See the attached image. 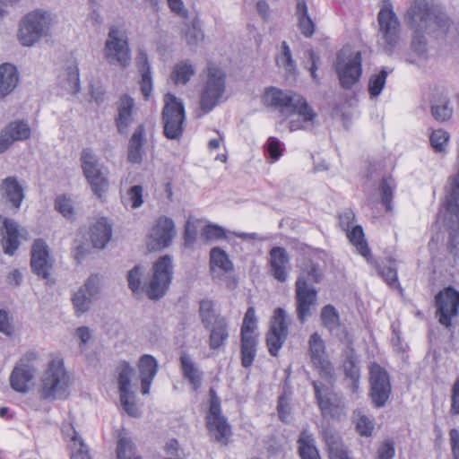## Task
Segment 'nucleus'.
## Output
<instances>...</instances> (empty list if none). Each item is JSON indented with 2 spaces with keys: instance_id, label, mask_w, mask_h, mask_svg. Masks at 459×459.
Masks as SVG:
<instances>
[{
  "instance_id": "1",
  "label": "nucleus",
  "mask_w": 459,
  "mask_h": 459,
  "mask_svg": "<svg viewBox=\"0 0 459 459\" xmlns=\"http://www.w3.org/2000/svg\"><path fill=\"white\" fill-rule=\"evenodd\" d=\"M324 273L317 263L309 260L303 264L295 282V306L297 318L300 324H305L312 316L313 309L317 304L318 292L312 285L320 283Z\"/></svg>"
},
{
  "instance_id": "2",
  "label": "nucleus",
  "mask_w": 459,
  "mask_h": 459,
  "mask_svg": "<svg viewBox=\"0 0 459 459\" xmlns=\"http://www.w3.org/2000/svg\"><path fill=\"white\" fill-rule=\"evenodd\" d=\"M262 101L266 107L278 109L284 117L298 114L302 117L304 122L313 121L316 117L307 100L292 91H284L276 87L265 89Z\"/></svg>"
},
{
  "instance_id": "3",
  "label": "nucleus",
  "mask_w": 459,
  "mask_h": 459,
  "mask_svg": "<svg viewBox=\"0 0 459 459\" xmlns=\"http://www.w3.org/2000/svg\"><path fill=\"white\" fill-rule=\"evenodd\" d=\"M443 207L445 221L449 229L447 250L454 256H459V166L457 171L447 178L445 188Z\"/></svg>"
},
{
  "instance_id": "4",
  "label": "nucleus",
  "mask_w": 459,
  "mask_h": 459,
  "mask_svg": "<svg viewBox=\"0 0 459 459\" xmlns=\"http://www.w3.org/2000/svg\"><path fill=\"white\" fill-rule=\"evenodd\" d=\"M70 377L61 359H53L41 378L40 397L44 400L65 399Z\"/></svg>"
},
{
  "instance_id": "5",
  "label": "nucleus",
  "mask_w": 459,
  "mask_h": 459,
  "mask_svg": "<svg viewBox=\"0 0 459 459\" xmlns=\"http://www.w3.org/2000/svg\"><path fill=\"white\" fill-rule=\"evenodd\" d=\"M186 110L183 101L174 94L164 95V106L161 111L163 134L169 140L179 141L184 133Z\"/></svg>"
},
{
  "instance_id": "6",
  "label": "nucleus",
  "mask_w": 459,
  "mask_h": 459,
  "mask_svg": "<svg viewBox=\"0 0 459 459\" xmlns=\"http://www.w3.org/2000/svg\"><path fill=\"white\" fill-rule=\"evenodd\" d=\"M173 263L169 255H164L153 264L152 276L143 290L151 300H159L165 296L173 278Z\"/></svg>"
},
{
  "instance_id": "7",
  "label": "nucleus",
  "mask_w": 459,
  "mask_h": 459,
  "mask_svg": "<svg viewBox=\"0 0 459 459\" xmlns=\"http://www.w3.org/2000/svg\"><path fill=\"white\" fill-rule=\"evenodd\" d=\"M362 57L359 51L352 53L342 49L337 53L334 69L340 85L344 90H351L360 80L362 74Z\"/></svg>"
},
{
  "instance_id": "8",
  "label": "nucleus",
  "mask_w": 459,
  "mask_h": 459,
  "mask_svg": "<svg viewBox=\"0 0 459 459\" xmlns=\"http://www.w3.org/2000/svg\"><path fill=\"white\" fill-rule=\"evenodd\" d=\"M368 396L374 408L380 409L386 405L392 394V384L387 370L377 362L368 368Z\"/></svg>"
},
{
  "instance_id": "9",
  "label": "nucleus",
  "mask_w": 459,
  "mask_h": 459,
  "mask_svg": "<svg viewBox=\"0 0 459 459\" xmlns=\"http://www.w3.org/2000/svg\"><path fill=\"white\" fill-rule=\"evenodd\" d=\"M379 32L385 42L384 50L391 55L400 39V21L390 0H383L377 14Z\"/></svg>"
},
{
  "instance_id": "10",
  "label": "nucleus",
  "mask_w": 459,
  "mask_h": 459,
  "mask_svg": "<svg viewBox=\"0 0 459 459\" xmlns=\"http://www.w3.org/2000/svg\"><path fill=\"white\" fill-rule=\"evenodd\" d=\"M226 89V74L219 67L208 66L207 80L200 97V108L207 114L219 103Z\"/></svg>"
},
{
  "instance_id": "11",
  "label": "nucleus",
  "mask_w": 459,
  "mask_h": 459,
  "mask_svg": "<svg viewBox=\"0 0 459 459\" xmlns=\"http://www.w3.org/2000/svg\"><path fill=\"white\" fill-rule=\"evenodd\" d=\"M50 13L35 11L28 13L22 21L19 29V40L22 46L30 47L37 42L50 27Z\"/></svg>"
},
{
  "instance_id": "12",
  "label": "nucleus",
  "mask_w": 459,
  "mask_h": 459,
  "mask_svg": "<svg viewBox=\"0 0 459 459\" xmlns=\"http://www.w3.org/2000/svg\"><path fill=\"white\" fill-rule=\"evenodd\" d=\"M290 319L282 307H277L270 321L269 330L265 335V342L271 356L277 357L280 350L289 335Z\"/></svg>"
},
{
  "instance_id": "13",
  "label": "nucleus",
  "mask_w": 459,
  "mask_h": 459,
  "mask_svg": "<svg viewBox=\"0 0 459 459\" xmlns=\"http://www.w3.org/2000/svg\"><path fill=\"white\" fill-rule=\"evenodd\" d=\"M311 361L321 378L332 383L334 379V368L325 355V344L318 333H313L308 340Z\"/></svg>"
},
{
  "instance_id": "14",
  "label": "nucleus",
  "mask_w": 459,
  "mask_h": 459,
  "mask_svg": "<svg viewBox=\"0 0 459 459\" xmlns=\"http://www.w3.org/2000/svg\"><path fill=\"white\" fill-rule=\"evenodd\" d=\"M436 316L440 325L450 327L452 317L457 316L459 309V291L452 286L440 290L435 297Z\"/></svg>"
},
{
  "instance_id": "15",
  "label": "nucleus",
  "mask_w": 459,
  "mask_h": 459,
  "mask_svg": "<svg viewBox=\"0 0 459 459\" xmlns=\"http://www.w3.org/2000/svg\"><path fill=\"white\" fill-rule=\"evenodd\" d=\"M100 293V276L91 274L72 297L75 315L80 316L86 313L91 308L92 301L98 299Z\"/></svg>"
},
{
  "instance_id": "16",
  "label": "nucleus",
  "mask_w": 459,
  "mask_h": 459,
  "mask_svg": "<svg viewBox=\"0 0 459 459\" xmlns=\"http://www.w3.org/2000/svg\"><path fill=\"white\" fill-rule=\"evenodd\" d=\"M105 56L108 63L117 62L122 67H126L130 61V50L127 39L120 38V31L116 27H111L108 38L105 43Z\"/></svg>"
},
{
  "instance_id": "17",
  "label": "nucleus",
  "mask_w": 459,
  "mask_h": 459,
  "mask_svg": "<svg viewBox=\"0 0 459 459\" xmlns=\"http://www.w3.org/2000/svg\"><path fill=\"white\" fill-rule=\"evenodd\" d=\"M176 234L175 223L171 218L160 216L149 235L147 242L148 249L151 251L161 250L168 247Z\"/></svg>"
},
{
  "instance_id": "18",
  "label": "nucleus",
  "mask_w": 459,
  "mask_h": 459,
  "mask_svg": "<svg viewBox=\"0 0 459 459\" xmlns=\"http://www.w3.org/2000/svg\"><path fill=\"white\" fill-rule=\"evenodd\" d=\"M435 6L427 0H412L406 11L404 20L410 29L431 30V17Z\"/></svg>"
},
{
  "instance_id": "19",
  "label": "nucleus",
  "mask_w": 459,
  "mask_h": 459,
  "mask_svg": "<svg viewBox=\"0 0 459 459\" xmlns=\"http://www.w3.org/2000/svg\"><path fill=\"white\" fill-rule=\"evenodd\" d=\"M53 261L50 259V249L43 238L33 241L30 249V268L33 273L42 279H48Z\"/></svg>"
},
{
  "instance_id": "20",
  "label": "nucleus",
  "mask_w": 459,
  "mask_h": 459,
  "mask_svg": "<svg viewBox=\"0 0 459 459\" xmlns=\"http://www.w3.org/2000/svg\"><path fill=\"white\" fill-rule=\"evenodd\" d=\"M30 136L31 128L27 120L11 121L0 132V153L5 152L14 142L26 141Z\"/></svg>"
},
{
  "instance_id": "21",
  "label": "nucleus",
  "mask_w": 459,
  "mask_h": 459,
  "mask_svg": "<svg viewBox=\"0 0 459 459\" xmlns=\"http://www.w3.org/2000/svg\"><path fill=\"white\" fill-rule=\"evenodd\" d=\"M311 384L314 388L316 403L323 417L339 418L343 412V406L341 405L340 402L331 397L329 388L316 380L312 381Z\"/></svg>"
},
{
  "instance_id": "22",
  "label": "nucleus",
  "mask_w": 459,
  "mask_h": 459,
  "mask_svg": "<svg viewBox=\"0 0 459 459\" xmlns=\"http://www.w3.org/2000/svg\"><path fill=\"white\" fill-rule=\"evenodd\" d=\"M116 106L117 115L114 118V121L117 129V133L122 135H126L129 133L131 125L134 121V100L128 94H123L116 103Z\"/></svg>"
},
{
  "instance_id": "23",
  "label": "nucleus",
  "mask_w": 459,
  "mask_h": 459,
  "mask_svg": "<svg viewBox=\"0 0 459 459\" xmlns=\"http://www.w3.org/2000/svg\"><path fill=\"white\" fill-rule=\"evenodd\" d=\"M0 195L4 204L15 210H20L25 198V193L17 177L9 176L2 179L0 183Z\"/></svg>"
},
{
  "instance_id": "24",
  "label": "nucleus",
  "mask_w": 459,
  "mask_h": 459,
  "mask_svg": "<svg viewBox=\"0 0 459 459\" xmlns=\"http://www.w3.org/2000/svg\"><path fill=\"white\" fill-rule=\"evenodd\" d=\"M343 356V371L346 378L351 381V389L356 392L359 388L360 378L359 359L353 348L352 342H350L342 351Z\"/></svg>"
},
{
  "instance_id": "25",
  "label": "nucleus",
  "mask_w": 459,
  "mask_h": 459,
  "mask_svg": "<svg viewBox=\"0 0 459 459\" xmlns=\"http://www.w3.org/2000/svg\"><path fill=\"white\" fill-rule=\"evenodd\" d=\"M270 269L272 275L280 282L287 280V269L290 267V255L282 247H273L270 252Z\"/></svg>"
},
{
  "instance_id": "26",
  "label": "nucleus",
  "mask_w": 459,
  "mask_h": 459,
  "mask_svg": "<svg viewBox=\"0 0 459 459\" xmlns=\"http://www.w3.org/2000/svg\"><path fill=\"white\" fill-rule=\"evenodd\" d=\"M138 368L141 378V392L143 394H148L159 370L158 361L152 355L143 354L139 359Z\"/></svg>"
},
{
  "instance_id": "27",
  "label": "nucleus",
  "mask_w": 459,
  "mask_h": 459,
  "mask_svg": "<svg viewBox=\"0 0 459 459\" xmlns=\"http://www.w3.org/2000/svg\"><path fill=\"white\" fill-rule=\"evenodd\" d=\"M36 369L29 364H18L10 375L11 387L19 393L29 391L28 384L33 379Z\"/></svg>"
},
{
  "instance_id": "28",
  "label": "nucleus",
  "mask_w": 459,
  "mask_h": 459,
  "mask_svg": "<svg viewBox=\"0 0 459 459\" xmlns=\"http://www.w3.org/2000/svg\"><path fill=\"white\" fill-rule=\"evenodd\" d=\"M179 361L183 377L188 380L193 390L197 391L202 385L204 372L186 351L181 352Z\"/></svg>"
},
{
  "instance_id": "29",
  "label": "nucleus",
  "mask_w": 459,
  "mask_h": 459,
  "mask_svg": "<svg viewBox=\"0 0 459 459\" xmlns=\"http://www.w3.org/2000/svg\"><path fill=\"white\" fill-rule=\"evenodd\" d=\"M146 142L145 126L140 124L135 128L128 142L127 160L132 164H141L143 161V147Z\"/></svg>"
},
{
  "instance_id": "30",
  "label": "nucleus",
  "mask_w": 459,
  "mask_h": 459,
  "mask_svg": "<svg viewBox=\"0 0 459 459\" xmlns=\"http://www.w3.org/2000/svg\"><path fill=\"white\" fill-rule=\"evenodd\" d=\"M210 331L209 347L211 350H219L226 344L229 339V324L221 315L215 317V322L212 324V327H208Z\"/></svg>"
},
{
  "instance_id": "31",
  "label": "nucleus",
  "mask_w": 459,
  "mask_h": 459,
  "mask_svg": "<svg viewBox=\"0 0 459 459\" xmlns=\"http://www.w3.org/2000/svg\"><path fill=\"white\" fill-rule=\"evenodd\" d=\"M90 239L92 246L96 248H104L112 236V227L106 218L99 219L90 227Z\"/></svg>"
},
{
  "instance_id": "32",
  "label": "nucleus",
  "mask_w": 459,
  "mask_h": 459,
  "mask_svg": "<svg viewBox=\"0 0 459 459\" xmlns=\"http://www.w3.org/2000/svg\"><path fill=\"white\" fill-rule=\"evenodd\" d=\"M19 82V73L15 65L4 63L0 65V100L11 93Z\"/></svg>"
},
{
  "instance_id": "33",
  "label": "nucleus",
  "mask_w": 459,
  "mask_h": 459,
  "mask_svg": "<svg viewBox=\"0 0 459 459\" xmlns=\"http://www.w3.org/2000/svg\"><path fill=\"white\" fill-rule=\"evenodd\" d=\"M258 337L255 333H240L241 365L245 368H250L256 356Z\"/></svg>"
},
{
  "instance_id": "34",
  "label": "nucleus",
  "mask_w": 459,
  "mask_h": 459,
  "mask_svg": "<svg viewBox=\"0 0 459 459\" xmlns=\"http://www.w3.org/2000/svg\"><path fill=\"white\" fill-rule=\"evenodd\" d=\"M62 433L66 437H70V441L73 442L72 459H91L86 444L72 424L64 426Z\"/></svg>"
},
{
  "instance_id": "35",
  "label": "nucleus",
  "mask_w": 459,
  "mask_h": 459,
  "mask_svg": "<svg viewBox=\"0 0 459 459\" xmlns=\"http://www.w3.org/2000/svg\"><path fill=\"white\" fill-rule=\"evenodd\" d=\"M321 436L328 456L348 448L340 433L330 425L322 427Z\"/></svg>"
},
{
  "instance_id": "36",
  "label": "nucleus",
  "mask_w": 459,
  "mask_h": 459,
  "mask_svg": "<svg viewBox=\"0 0 459 459\" xmlns=\"http://www.w3.org/2000/svg\"><path fill=\"white\" fill-rule=\"evenodd\" d=\"M58 83L66 92L77 94L81 90L79 69L76 65H68L58 76Z\"/></svg>"
},
{
  "instance_id": "37",
  "label": "nucleus",
  "mask_w": 459,
  "mask_h": 459,
  "mask_svg": "<svg viewBox=\"0 0 459 459\" xmlns=\"http://www.w3.org/2000/svg\"><path fill=\"white\" fill-rule=\"evenodd\" d=\"M298 452L301 459H321L318 449L315 445L313 435L303 429L297 441Z\"/></svg>"
},
{
  "instance_id": "38",
  "label": "nucleus",
  "mask_w": 459,
  "mask_h": 459,
  "mask_svg": "<svg viewBox=\"0 0 459 459\" xmlns=\"http://www.w3.org/2000/svg\"><path fill=\"white\" fill-rule=\"evenodd\" d=\"M81 167L85 178L100 174L102 171V165L98 157L93 153L91 148H84L80 157Z\"/></svg>"
},
{
  "instance_id": "39",
  "label": "nucleus",
  "mask_w": 459,
  "mask_h": 459,
  "mask_svg": "<svg viewBox=\"0 0 459 459\" xmlns=\"http://www.w3.org/2000/svg\"><path fill=\"white\" fill-rule=\"evenodd\" d=\"M395 188L396 183L392 176L381 178L378 185V191L381 198V204L385 206L387 212H392L394 209L393 199Z\"/></svg>"
},
{
  "instance_id": "40",
  "label": "nucleus",
  "mask_w": 459,
  "mask_h": 459,
  "mask_svg": "<svg viewBox=\"0 0 459 459\" xmlns=\"http://www.w3.org/2000/svg\"><path fill=\"white\" fill-rule=\"evenodd\" d=\"M195 74V69L190 60L186 59L177 63L170 74V79L176 84H186Z\"/></svg>"
},
{
  "instance_id": "41",
  "label": "nucleus",
  "mask_w": 459,
  "mask_h": 459,
  "mask_svg": "<svg viewBox=\"0 0 459 459\" xmlns=\"http://www.w3.org/2000/svg\"><path fill=\"white\" fill-rule=\"evenodd\" d=\"M206 427L210 433L214 434L217 442L227 444V439L231 435V427L225 417L207 420Z\"/></svg>"
},
{
  "instance_id": "42",
  "label": "nucleus",
  "mask_w": 459,
  "mask_h": 459,
  "mask_svg": "<svg viewBox=\"0 0 459 459\" xmlns=\"http://www.w3.org/2000/svg\"><path fill=\"white\" fill-rule=\"evenodd\" d=\"M346 233L350 242L356 247L358 252L368 258L370 255V249L365 239L363 228L360 225H356L351 230L350 229L346 230Z\"/></svg>"
},
{
  "instance_id": "43",
  "label": "nucleus",
  "mask_w": 459,
  "mask_h": 459,
  "mask_svg": "<svg viewBox=\"0 0 459 459\" xmlns=\"http://www.w3.org/2000/svg\"><path fill=\"white\" fill-rule=\"evenodd\" d=\"M320 320L322 325L331 333L342 325L340 314L332 304H327L322 307Z\"/></svg>"
},
{
  "instance_id": "44",
  "label": "nucleus",
  "mask_w": 459,
  "mask_h": 459,
  "mask_svg": "<svg viewBox=\"0 0 459 459\" xmlns=\"http://www.w3.org/2000/svg\"><path fill=\"white\" fill-rule=\"evenodd\" d=\"M198 314L204 329L212 327V324L215 322V317L220 315L216 314L214 301L209 299H203L199 301Z\"/></svg>"
},
{
  "instance_id": "45",
  "label": "nucleus",
  "mask_w": 459,
  "mask_h": 459,
  "mask_svg": "<svg viewBox=\"0 0 459 459\" xmlns=\"http://www.w3.org/2000/svg\"><path fill=\"white\" fill-rule=\"evenodd\" d=\"M136 447L132 439L120 434L117 444V459H142L141 455H136Z\"/></svg>"
},
{
  "instance_id": "46",
  "label": "nucleus",
  "mask_w": 459,
  "mask_h": 459,
  "mask_svg": "<svg viewBox=\"0 0 459 459\" xmlns=\"http://www.w3.org/2000/svg\"><path fill=\"white\" fill-rule=\"evenodd\" d=\"M431 115L440 122L447 121L453 115V108L450 107V100L447 97H442L437 101L431 103Z\"/></svg>"
},
{
  "instance_id": "47",
  "label": "nucleus",
  "mask_w": 459,
  "mask_h": 459,
  "mask_svg": "<svg viewBox=\"0 0 459 459\" xmlns=\"http://www.w3.org/2000/svg\"><path fill=\"white\" fill-rule=\"evenodd\" d=\"M210 264L211 266H217L225 273H230L233 271V264L230 260L227 253L216 247H212L210 252Z\"/></svg>"
},
{
  "instance_id": "48",
  "label": "nucleus",
  "mask_w": 459,
  "mask_h": 459,
  "mask_svg": "<svg viewBox=\"0 0 459 459\" xmlns=\"http://www.w3.org/2000/svg\"><path fill=\"white\" fill-rule=\"evenodd\" d=\"M185 26L186 27L185 31L186 44L190 47H195L204 37L198 17L193 19L189 24L185 23Z\"/></svg>"
},
{
  "instance_id": "49",
  "label": "nucleus",
  "mask_w": 459,
  "mask_h": 459,
  "mask_svg": "<svg viewBox=\"0 0 459 459\" xmlns=\"http://www.w3.org/2000/svg\"><path fill=\"white\" fill-rule=\"evenodd\" d=\"M143 270V268L141 264H136L127 273L128 288L134 295L144 292L143 285L142 286Z\"/></svg>"
},
{
  "instance_id": "50",
  "label": "nucleus",
  "mask_w": 459,
  "mask_h": 459,
  "mask_svg": "<svg viewBox=\"0 0 459 459\" xmlns=\"http://www.w3.org/2000/svg\"><path fill=\"white\" fill-rule=\"evenodd\" d=\"M55 209L65 218L71 220L74 218L75 212L72 200L66 195H59L54 201Z\"/></svg>"
},
{
  "instance_id": "51",
  "label": "nucleus",
  "mask_w": 459,
  "mask_h": 459,
  "mask_svg": "<svg viewBox=\"0 0 459 459\" xmlns=\"http://www.w3.org/2000/svg\"><path fill=\"white\" fill-rule=\"evenodd\" d=\"M92 193L98 197L101 198L108 188V179L103 172L95 176L86 178Z\"/></svg>"
},
{
  "instance_id": "52",
  "label": "nucleus",
  "mask_w": 459,
  "mask_h": 459,
  "mask_svg": "<svg viewBox=\"0 0 459 459\" xmlns=\"http://www.w3.org/2000/svg\"><path fill=\"white\" fill-rule=\"evenodd\" d=\"M387 75V71L383 68L377 74H373L369 78L368 92L371 98H375L380 95L385 87Z\"/></svg>"
},
{
  "instance_id": "53",
  "label": "nucleus",
  "mask_w": 459,
  "mask_h": 459,
  "mask_svg": "<svg viewBox=\"0 0 459 459\" xmlns=\"http://www.w3.org/2000/svg\"><path fill=\"white\" fill-rule=\"evenodd\" d=\"M134 373V368L126 361L121 363L118 373L119 392H130L131 377Z\"/></svg>"
},
{
  "instance_id": "54",
  "label": "nucleus",
  "mask_w": 459,
  "mask_h": 459,
  "mask_svg": "<svg viewBox=\"0 0 459 459\" xmlns=\"http://www.w3.org/2000/svg\"><path fill=\"white\" fill-rule=\"evenodd\" d=\"M413 30V37L411 39V48L418 55H422L427 52V39L425 34L431 33L434 31V29L431 30H418L416 29H411Z\"/></svg>"
},
{
  "instance_id": "55",
  "label": "nucleus",
  "mask_w": 459,
  "mask_h": 459,
  "mask_svg": "<svg viewBox=\"0 0 459 459\" xmlns=\"http://www.w3.org/2000/svg\"><path fill=\"white\" fill-rule=\"evenodd\" d=\"M449 134L442 129L435 130L429 137V142L436 152H443L449 141Z\"/></svg>"
},
{
  "instance_id": "56",
  "label": "nucleus",
  "mask_w": 459,
  "mask_h": 459,
  "mask_svg": "<svg viewBox=\"0 0 459 459\" xmlns=\"http://www.w3.org/2000/svg\"><path fill=\"white\" fill-rule=\"evenodd\" d=\"M452 24L451 18L441 9L435 7L431 17V27L435 30V26L447 31Z\"/></svg>"
},
{
  "instance_id": "57",
  "label": "nucleus",
  "mask_w": 459,
  "mask_h": 459,
  "mask_svg": "<svg viewBox=\"0 0 459 459\" xmlns=\"http://www.w3.org/2000/svg\"><path fill=\"white\" fill-rule=\"evenodd\" d=\"M210 407L206 416V421L224 417L221 413V399L217 395L216 391L212 387L209 390Z\"/></svg>"
},
{
  "instance_id": "58",
  "label": "nucleus",
  "mask_w": 459,
  "mask_h": 459,
  "mask_svg": "<svg viewBox=\"0 0 459 459\" xmlns=\"http://www.w3.org/2000/svg\"><path fill=\"white\" fill-rule=\"evenodd\" d=\"M395 456V443L393 438H385L377 449L375 459H394Z\"/></svg>"
},
{
  "instance_id": "59",
  "label": "nucleus",
  "mask_w": 459,
  "mask_h": 459,
  "mask_svg": "<svg viewBox=\"0 0 459 459\" xmlns=\"http://www.w3.org/2000/svg\"><path fill=\"white\" fill-rule=\"evenodd\" d=\"M256 316L254 307H249L245 313L243 323L240 329V333H254L256 328Z\"/></svg>"
},
{
  "instance_id": "60",
  "label": "nucleus",
  "mask_w": 459,
  "mask_h": 459,
  "mask_svg": "<svg viewBox=\"0 0 459 459\" xmlns=\"http://www.w3.org/2000/svg\"><path fill=\"white\" fill-rule=\"evenodd\" d=\"M139 73L141 74L140 89L143 99L148 100L152 91V70L146 68Z\"/></svg>"
},
{
  "instance_id": "61",
  "label": "nucleus",
  "mask_w": 459,
  "mask_h": 459,
  "mask_svg": "<svg viewBox=\"0 0 459 459\" xmlns=\"http://www.w3.org/2000/svg\"><path fill=\"white\" fill-rule=\"evenodd\" d=\"M201 235L207 240L221 239L226 237V231L219 225L208 224L203 229Z\"/></svg>"
},
{
  "instance_id": "62",
  "label": "nucleus",
  "mask_w": 459,
  "mask_h": 459,
  "mask_svg": "<svg viewBox=\"0 0 459 459\" xmlns=\"http://www.w3.org/2000/svg\"><path fill=\"white\" fill-rule=\"evenodd\" d=\"M380 275L392 288L399 287L397 270L392 265H384L379 270Z\"/></svg>"
},
{
  "instance_id": "63",
  "label": "nucleus",
  "mask_w": 459,
  "mask_h": 459,
  "mask_svg": "<svg viewBox=\"0 0 459 459\" xmlns=\"http://www.w3.org/2000/svg\"><path fill=\"white\" fill-rule=\"evenodd\" d=\"M374 428V422L368 417L366 415L359 416L356 424V430L361 437H370Z\"/></svg>"
},
{
  "instance_id": "64",
  "label": "nucleus",
  "mask_w": 459,
  "mask_h": 459,
  "mask_svg": "<svg viewBox=\"0 0 459 459\" xmlns=\"http://www.w3.org/2000/svg\"><path fill=\"white\" fill-rule=\"evenodd\" d=\"M449 414L451 416L459 415V377H456L451 388V405Z\"/></svg>"
}]
</instances>
